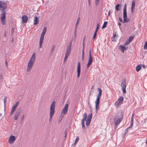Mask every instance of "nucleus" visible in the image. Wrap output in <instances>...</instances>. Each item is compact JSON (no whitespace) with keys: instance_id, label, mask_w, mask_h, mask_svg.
Returning a JSON list of instances; mask_svg holds the SVG:
<instances>
[{"instance_id":"obj_10","label":"nucleus","mask_w":147,"mask_h":147,"mask_svg":"<svg viewBox=\"0 0 147 147\" xmlns=\"http://www.w3.org/2000/svg\"><path fill=\"white\" fill-rule=\"evenodd\" d=\"M45 34V33L42 32L41 34L39 42L40 48L42 47L43 41L44 39V36Z\"/></svg>"},{"instance_id":"obj_39","label":"nucleus","mask_w":147,"mask_h":147,"mask_svg":"<svg viewBox=\"0 0 147 147\" xmlns=\"http://www.w3.org/2000/svg\"><path fill=\"white\" fill-rule=\"evenodd\" d=\"M130 43V42L129 41H126L124 43V45L126 46L127 45Z\"/></svg>"},{"instance_id":"obj_30","label":"nucleus","mask_w":147,"mask_h":147,"mask_svg":"<svg viewBox=\"0 0 147 147\" xmlns=\"http://www.w3.org/2000/svg\"><path fill=\"white\" fill-rule=\"evenodd\" d=\"M91 121L86 120V125L87 126H88L90 124Z\"/></svg>"},{"instance_id":"obj_13","label":"nucleus","mask_w":147,"mask_h":147,"mask_svg":"<svg viewBox=\"0 0 147 147\" xmlns=\"http://www.w3.org/2000/svg\"><path fill=\"white\" fill-rule=\"evenodd\" d=\"M20 113L21 110L20 109L18 110V111L16 112L14 116V119L15 120H17L18 119V117L20 115Z\"/></svg>"},{"instance_id":"obj_21","label":"nucleus","mask_w":147,"mask_h":147,"mask_svg":"<svg viewBox=\"0 0 147 147\" xmlns=\"http://www.w3.org/2000/svg\"><path fill=\"white\" fill-rule=\"evenodd\" d=\"M141 69V65H138L136 67V70L138 72Z\"/></svg>"},{"instance_id":"obj_19","label":"nucleus","mask_w":147,"mask_h":147,"mask_svg":"<svg viewBox=\"0 0 147 147\" xmlns=\"http://www.w3.org/2000/svg\"><path fill=\"white\" fill-rule=\"evenodd\" d=\"M123 103L122 102H120V101L117 100L115 103L114 105L115 106H116L117 107H118V106L121 104Z\"/></svg>"},{"instance_id":"obj_24","label":"nucleus","mask_w":147,"mask_h":147,"mask_svg":"<svg viewBox=\"0 0 147 147\" xmlns=\"http://www.w3.org/2000/svg\"><path fill=\"white\" fill-rule=\"evenodd\" d=\"M16 109L15 108L13 107H12L11 109V113L10 114V115L11 116L12 115V114H13L14 113V112Z\"/></svg>"},{"instance_id":"obj_37","label":"nucleus","mask_w":147,"mask_h":147,"mask_svg":"<svg viewBox=\"0 0 147 147\" xmlns=\"http://www.w3.org/2000/svg\"><path fill=\"white\" fill-rule=\"evenodd\" d=\"M14 28H12L11 30V36H12L14 33Z\"/></svg>"},{"instance_id":"obj_55","label":"nucleus","mask_w":147,"mask_h":147,"mask_svg":"<svg viewBox=\"0 0 147 147\" xmlns=\"http://www.w3.org/2000/svg\"><path fill=\"white\" fill-rule=\"evenodd\" d=\"M119 20L121 22H123V20H122V19L120 17L119 18Z\"/></svg>"},{"instance_id":"obj_2","label":"nucleus","mask_w":147,"mask_h":147,"mask_svg":"<svg viewBox=\"0 0 147 147\" xmlns=\"http://www.w3.org/2000/svg\"><path fill=\"white\" fill-rule=\"evenodd\" d=\"M123 113L121 111H119L116 114L114 118L113 122L115 125H116L119 124L123 119Z\"/></svg>"},{"instance_id":"obj_57","label":"nucleus","mask_w":147,"mask_h":147,"mask_svg":"<svg viewBox=\"0 0 147 147\" xmlns=\"http://www.w3.org/2000/svg\"><path fill=\"white\" fill-rule=\"evenodd\" d=\"M88 1L89 5H90V0H88Z\"/></svg>"},{"instance_id":"obj_1","label":"nucleus","mask_w":147,"mask_h":147,"mask_svg":"<svg viewBox=\"0 0 147 147\" xmlns=\"http://www.w3.org/2000/svg\"><path fill=\"white\" fill-rule=\"evenodd\" d=\"M7 8V3L4 1H0V10H1V20L3 25L5 24V11Z\"/></svg>"},{"instance_id":"obj_25","label":"nucleus","mask_w":147,"mask_h":147,"mask_svg":"<svg viewBox=\"0 0 147 147\" xmlns=\"http://www.w3.org/2000/svg\"><path fill=\"white\" fill-rule=\"evenodd\" d=\"M92 117V113H91L88 116L87 120L91 121Z\"/></svg>"},{"instance_id":"obj_56","label":"nucleus","mask_w":147,"mask_h":147,"mask_svg":"<svg viewBox=\"0 0 147 147\" xmlns=\"http://www.w3.org/2000/svg\"><path fill=\"white\" fill-rule=\"evenodd\" d=\"M79 23V22H78V21H77V22H76V26L75 27H77V26L78 24Z\"/></svg>"},{"instance_id":"obj_62","label":"nucleus","mask_w":147,"mask_h":147,"mask_svg":"<svg viewBox=\"0 0 147 147\" xmlns=\"http://www.w3.org/2000/svg\"><path fill=\"white\" fill-rule=\"evenodd\" d=\"M77 27H75V33H76V29H77Z\"/></svg>"},{"instance_id":"obj_51","label":"nucleus","mask_w":147,"mask_h":147,"mask_svg":"<svg viewBox=\"0 0 147 147\" xmlns=\"http://www.w3.org/2000/svg\"><path fill=\"white\" fill-rule=\"evenodd\" d=\"M4 36L5 37H6V31L4 32Z\"/></svg>"},{"instance_id":"obj_9","label":"nucleus","mask_w":147,"mask_h":147,"mask_svg":"<svg viewBox=\"0 0 147 147\" xmlns=\"http://www.w3.org/2000/svg\"><path fill=\"white\" fill-rule=\"evenodd\" d=\"M126 79L123 78L122 80V82L121 83V86L123 90V92H126Z\"/></svg>"},{"instance_id":"obj_4","label":"nucleus","mask_w":147,"mask_h":147,"mask_svg":"<svg viewBox=\"0 0 147 147\" xmlns=\"http://www.w3.org/2000/svg\"><path fill=\"white\" fill-rule=\"evenodd\" d=\"M55 101H54L51 105L50 111V118L49 121H51L53 116L55 112Z\"/></svg>"},{"instance_id":"obj_41","label":"nucleus","mask_w":147,"mask_h":147,"mask_svg":"<svg viewBox=\"0 0 147 147\" xmlns=\"http://www.w3.org/2000/svg\"><path fill=\"white\" fill-rule=\"evenodd\" d=\"M81 123L82 124V128H84L85 127L84 124V122L81 121Z\"/></svg>"},{"instance_id":"obj_47","label":"nucleus","mask_w":147,"mask_h":147,"mask_svg":"<svg viewBox=\"0 0 147 147\" xmlns=\"http://www.w3.org/2000/svg\"><path fill=\"white\" fill-rule=\"evenodd\" d=\"M111 39L112 41H116V40L115 39V38H114L113 37V36L111 38Z\"/></svg>"},{"instance_id":"obj_29","label":"nucleus","mask_w":147,"mask_h":147,"mask_svg":"<svg viewBox=\"0 0 147 147\" xmlns=\"http://www.w3.org/2000/svg\"><path fill=\"white\" fill-rule=\"evenodd\" d=\"M135 5V1H133L132 3V5L131 8H134Z\"/></svg>"},{"instance_id":"obj_53","label":"nucleus","mask_w":147,"mask_h":147,"mask_svg":"<svg viewBox=\"0 0 147 147\" xmlns=\"http://www.w3.org/2000/svg\"><path fill=\"white\" fill-rule=\"evenodd\" d=\"M133 115L131 117V122H133Z\"/></svg>"},{"instance_id":"obj_46","label":"nucleus","mask_w":147,"mask_h":147,"mask_svg":"<svg viewBox=\"0 0 147 147\" xmlns=\"http://www.w3.org/2000/svg\"><path fill=\"white\" fill-rule=\"evenodd\" d=\"M133 126V122H131V123L130 125L129 126V127H128V128H131Z\"/></svg>"},{"instance_id":"obj_32","label":"nucleus","mask_w":147,"mask_h":147,"mask_svg":"<svg viewBox=\"0 0 147 147\" xmlns=\"http://www.w3.org/2000/svg\"><path fill=\"white\" fill-rule=\"evenodd\" d=\"M19 103V102L18 101L16 103H15V105L13 107L16 109V108L18 105Z\"/></svg>"},{"instance_id":"obj_16","label":"nucleus","mask_w":147,"mask_h":147,"mask_svg":"<svg viewBox=\"0 0 147 147\" xmlns=\"http://www.w3.org/2000/svg\"><path fill=\"white\" fill-rule=\"evenodd\" d=\"M23 23H26L28 20V17L26 15L23 16L22 17Z\"/></svg>"},{"instance_id":"obj_7","label":"nucleus","mask_w":147,"mask_h":147,"mask_svg":"<svg viewBox=\"0 0 147 147\" xmlns=\"http://www.w3.org/2000/svg\"><path fill=\"white\" fill-rule=\"evenodd\" d=\"M102 92H98V97L96 98V100L95 101L96 103V109L97 111L99 109V104L100 102V97L101 96Z\"/></svg>"},{"instance_id":"obj_40","label":"nucleus","mask_w":147,"mask_h":147,"mask_svg":"<svg viewBox=\"0 0 147 147\" xmlns=\"http://www.w3.org/2000/svg\"><path fill=\"white\" fill-rule=\"evenodd\" d=\"M2 74L1 73H0V80L1 81H2L3 79Z\"/></svg>"},{"instance_id":"obj_11","label":"nucleus","mask_w":147,"mask_h":147,"mask_svg":"<svg viewBox=\"0 0 147 147\" xmlns=\"http://www.w3.org/2000/svg\"><path fill=\"white\" fill-rule=\"evenodd\" d=\"M80 62H78L77 67V77L78 78L79 77L80 75Z\"/></svg>"},{"instance_id":"obj_6","label":"nucleus","mask_w":147,"mask_h":147,"mask_svg":"<svg viewBox=\"0 0 147 147\" xmlns=\"http://www.w3.org/2000/svg\"><path fill=\"white\" fill-rule=\"evenodd\" d=\"M123 23L127 22H129V19L127 18V9L126 5L125 4L124 6L123 9Z\"/></svg>"},{"instance_id":"obj_18","label":"nucleus","mask_w":147,"mask_h":147,"mask_svg":"<svg viewBox=\"0 0 147 147\" xmlns=\"http://www.w3.org/2000/svg\"><path fill=\"white\" fill-rule=\"evenodd\" d=\"M123 103L122 102H120V101L117 100L115 103L114 105L115 106H116L117 107H118V106L121 104Z\"/></svg>"},{"instance_id":"obj_60","label":"nucleus","mask_w":147,"mask_h":147,"mask_svg":"<svg viewBox=\"0 0 147 147\" xmlns=\"http://www.w3.org/2000/svg\"><path fill=\"white\" fill-rule=\"evenodd\" d=\"M85 37H86V36H84V38H83V42H84V41H85Z\"/></svg>"},{"instance_id":"obj_35","label":"nucleus","mask_w":147,"mask_h":147,"mask_svg":"<svg viewBox=\"0 0 147 147\" xmlns=\"http://www.w3.org/2000/svg\"><path fill=\"white\" fill-rule=\"evenodd\" d=\"M100 0H95V3L96 6H98L99 2Z\"/></svg>"},{"instance_id":"obj_63","label":"nucleus","mask_w":147,"mask_h":147,"mask_svg":"<svg viewBox=\"0 0 147 147\" xmlns=\"http://www.w3.org/2000/svg\"><path fill=\"white\" fill-rule=\"evenodd\" d=\"M14 41V39H13V37H12V38L11 39V42H13Z\"/></svg>"},{"instance_id":"obj_28","label":"nucleus","mask_w":147,"mask_h":147,"mask_svg":"<svg viewBox=\"0 0 147 147\" xmlns=\"http://www.w3.org/2000/svg\"><path fill=\"white\" fill-rule=\"evenodd\" d=\"M107 22H104V24L103 25L102 28L103 29L106 28L107 26Z\"/></svg>"},{"instance_id":"obj_52","label":"nucleus","mask_w":147,"mask_h":147,"mask_svg":"<svg viewBox=\"0 0 147 147\" xmlns=\"http://www.w3.org/2000/svg\"><path fill=\"white\" fill-rule=\"evenodd\" d=\"M5 65H6V67H8V63H7V61H5Z\"/></svg>"},{"instance_id":"obj_49","label":"nucleus","mask_w":147,"mask_h":147,"mask_svg":"<svg viewBox=\"0 0 147 147\" xmlns=\"http://www.w3.org/2000/svg\"><path fill=\"white\" fill-rule=\"evenodd\" d=\"M64 134H65V138L67 136V132H66V130H65L64 131Z\"/></svg>"},{"instance_id":"obj_61","label":"nucleus","mask_w":147,"mask_h":147,"mask_svg":"<svg viewBox=\"0 0 147 147\" xmlns=\"http://www.w3.org/2000/svg\"><path fill=\"white\" fill-rule=\"evenodd\" d=\"M110 12H111V11H109L108 12V16H110Z\"/></svg>"},{"instance_id":"obj_12","label":"nucleus","mask_w":147,"mask_h":147,"mask_svg":"<svg viewBox=\"0 0 147 147\" xmlns=\"http://www.w3.org/2000/svg\"><path fill=\"white\" fill-rule=\"evenodd\" d=\"M15 140V137L13 135H11L9 138L8 142L10 144H12Z\"/></svg>"},{"instance_id":"obj_26","label":"nucleus","mask_w":147,"mask_h":147,"mask_svg":"<svg viewBox=\"0 0 147 147\" xmlns=\"http://www.w3.org/2000/svg\"><path fill=\"white\" fill-rule=\"evenodd\" d=\"M124 100V98L123 96H120L119 97V98L118 99V100L120 101V102H123Z\"/></svg>"},{"instance_id":"obj_22","label":"nucleus","mask_w":147,"mask_h":147,"mask_svg":"<svg viewBox=\"0 0 147 147\" xmlns=\"http://www.w3.org/2000/svg\"><path fill=\"white\" fill-rule=\"evenodd\" d=\"M119 47V49L121 50V51L124 53V51H125L124 49H125V47L122 45H120Z\"/></svg>"},{"instance_id":"obj_14","label":"nucleus","mask_w":147,"mask_h":147,"mask_svg":"<svg viewBox=\"0 0 147 147\" xmlns=\"http://www.w3.org/2000/svg\"><path fill=\"white\" fill-rule=\"evenodd\" d=\"M147 122L146 121V119H143L141 122V125L143 126V127L144 128H147Z\"/></svg>"},{"instance_id":"obj_64","label":"nucleus","mask_w":147,"mask_h":147,"mask_svg":"<svg viewBox=\"0 0 147 147\" xmlns=\"http://www.w3.org/2000/svg\"><path fill=\"white\" fill-rule=\"evenodd\" d=\"M133 9V8H131V11L132 13H133V12H134V10Z\"/></svg>"},{"instance_id":"obj_42","label":"nucleus","mask_w":147,"mask_h":147,"mask_svg":"<svg viewBox=\"0 0 147 147\" xmlns=\"http://www.w3.org/2000/svg\"><path fill=\"white\" fill-rule=\"evenodd\" d=\"M82 60H84V51H82Z\"/></svg>"},{"instance_id":"obj_34","label":"nucleus","mask_w":147,"mask_h":147,"mask_svg":"<svg viewBox=\"0 0 147 147\" xmlns=\"http://www.w3.org/2000/svg\"><path fill=\"white\" fill-rule=\"evenodd\" d=\"M47 31V27L46 26H44L42 30V32L46 33Z\"/></svg>"},{"instance_id":"obj_33","label":"nucleus","mask_w":147,"mask_h":147,"mask_svg":"<svg viewBox=\"0 0 147 147\" xmlns=\"http://www.w3.org/2000/svg\"><path fill=\"white\" fill-rule=\"evenodd\" d=\"M134 38V36H130L129 38V41L130 42L133 40Z\"/></svg>"},{"instance_id":"obj_38","label":"nucleus","mask_w":147,"mask_h":147,"mask_svg":"<svg viewBox=\"0 0 147 147\" xmlns=\"http://www.w3.org/2000/svg\"><path fill=\"white\" fill-rule=\"evenodd\" d=\"M128 128H127L125 130V132L123 134H124V136H125V135L128 132Z\"/></svg>"},{"instance_id":"obj_17","label":"nucleus","mask_w":147,"mask_h":147,"mask_svg":"<svg viewBox=\"0 0 147 147\" xmlns=\"http://www.w3.org/2000/svg\"><path fill=\"white\" fill-rule=\"evenodd\" d=\"M39 22L38 18L36 16H35L34 19V25H36L38 24Z\"/></svg>"},{"instance_id":"obj_23","label":"nucleus","mask_w":147,"mask_h":147,"mask_svg":"<svg viewBox=\"0 0 147 147\" xmlns=\"http://www.w3.org/2000/svg\"><path fill=\"white\" fill-rule=\"evenodd\" d=\"M121 6V5L119 4H117L115 6V9L117 11H120V9L119 8V7Z\"/></svg>"},{"instance_id":"obj_48","label":"nucleus","mask_w":147,"mask_h":147,"mask_svg":"<svg viewBox=\"0 0 147 147\" xmlns=\"http://www.w3.org/2000/svg\"><path fill=\"white\" fill-rule=\"evenodd\" d=\"M7 98L6 96H5V97L4 100V105H5V103L6 102V101L7 100Z\"/></svg>"},{"instance_id":"obj_59","label":"nucleus","mask_w":147,"mask_h":147,"mask_svg":"<svg viewBox=\"0 0 147 147\" xmlns=\"http://www.w3.org/2000/svg\"><path fill=\"white\" fill-rule=\"evenodd\" d=\"M142 67L143 68H144V69H145V68H146V66H145V65H142Z\"/></svg>"},{"instance_id":"obj_3","label":"nucleus","mask_w":147,"mask_h":147,"mask_svg":"<svg viewBox=\"0 0 147 147\" xmlns=\"http://www.w3.org/2000/svg\"><path fill=\"white\" fill-rule=\"evenodd\" d=\"M36 55V53H34L28 63L26 70L27 71H29L32 69L35 60Z\"/></svg>"},{"instance_id":"obj_43","label":"nucleus","mask_w":147,"mask_h":147,"mask_svg":"<svg viewBox=\"0 0 147 147\" xmlns=\"http://www.w3.org/2000/svg\"><path fill=\"white\" fill-rule=\"evenodd\" d=\"M96 33L97 32H94V34L93 36V39H95V38H96Z\"/></svg>"},{"instance_id":"obj_5","label":"nucleus","mask_w":147,"mask_h":147,"mask_svg":"<svg viewBox=\"0 0 147 147\" xmlns=\"http://www.w3.org/2000/svg\"><path fill=\"white\" fill-rule=\"evenodd\" d=\"M72 41H71L69 45L67 47L66 49V52L65 55V57L63 61V62L65 63L67 59L70 52L71 47V46Z\"/></svg>"},{"instance_id":"obj_36","label":"nucleus","mask_w":147,"mask_h":147,"mask_svg":"<svg viewBox=\"0 0 147 147\" xmlns=\"http://www.w3.org/2000/svg\"><path fill=\"white\" fill-rule=\"evenodd\" d=\"M144 48L145 49H147V41L145 42L144 46Z\"/></svg>"},{"instance_id":"obj_31","label":"nucleus","mask_w":147,"mask_h":147,"mask_svg":"<svg viewBox=\"0 0 147 147\" xmlns=\"http://www.w3.org/2000/svg\"><path fill=\"white\" fill-rule=\"evenodd\" d=\"M99 24L98 23V24H97V26H96V29L95 30V32H97L98 30L99 29Z\"/></svg>"},{"instance_id":"obj_45","label":"nucleus","mask_w":147,"mask_h":147,"mask_svg":"<svg viewBox=\"0 0 147 147\" xmlns=\"http://www.w3.org/2000/svg\"><path fill=\"white\" fill-rule=\"evenodd\" d=\"M83 50L82 51H84V48H85V45H84V42H83Z\"/></svg>"},{"instance_id":"obj_20","label":"nucleus","mask_w":147,"mask_h":147,"mask_svg":"<svg viewBox=\"0 0 147 147\" xmlns=\"http://www.w3.org/2000/svg\"><path fill=\"white\" fill-rule=\"evenodd\" d=\"M87 118V114L86 113H84V115L83 116V118L82 119L81 121L84 122L85 120Z\"/></svg>"},{"instance_id":"obj_50","label":"nucleus","mask_w":147,"mask_h":147,"mask_svg":"<svg viewBox=\"0 0 147 147\" xmlns=\"http://www.w3.org/2000/svg\"><path fill=\"white\" fill-rule=\"evenodd\" d=\"M97 90H98V92H102L101 89L99 88H97Z\"/></svg>"},{"instance_id":"obj_58","label":"nucleus","mask_w":147,"mask_h":147,"mask_svg":"<svg viewBox=\"0 0 147 147\" xmlns=\"http://www.w3.org/2000/svg\"><path fill=\"white\" fill-rule=\"evenodd\" d=\"M116 32L115 33V34L113 35V37L114 38H115V37H116Z\"/></svg>"},{"instance_id":"obj_54","label":"nucleus","mask_w":147,"mask_h":147,"mask_svg":"<svg viewBox=\"0 0 147 147\" xmlns=\"http://www.w3.org/2000/svg\"><path fill=\"white\" fill-rule=\"evenodd\" d=\"M55 46H53L51 49V52H52L53 51V50L54 49Z\"/></svg>"},{"instance_id":"obj_44","label":"nucleus","mask_w":147,"mask_h":147,"mask_svg":"<svg viewBox=\"0 0 147 147\" xmlns=\"http://www.w3.org/2000/svg\"><path fill=\"white\" fill-rule=\"evenodd\" d=\"M79 140V138L78 137L76 138V139L75 140V143H77V142Z\"/></svg>"},{"instance_id":"obj_15","label":"nucleus","mask_w":147,"mask_h":147,"mask_svg":"<svg viewBox=\"0 0 147 147\" xmlns=\"http://www.w3.org/2000/svg\"><path fill=\"white\" fill-rule=\"evenodd\" d=\"M68 107V104H66L65 105L64 108L62 109L61 112L64 114H66L67 113Z\"/></svg>"},{"instance_id":"obj_27","label":"nucleus","mask_w":147,"mask_h":147,"mask_svg":"<svg viewBox=\"0 0 147 147\" xmlns=\"http://www.w3.org/2000/svg\"><path fill=\"white\" fill-rule=\"evenodd\" d=\"M65 114H64V113H62V112L61 114V116L59 117V119H60V121H59V123L60 122V121H61V120L63 118V116H64V115Z\"/></svg>"},{"instance_id":"obj_8","label":"nucleus","mask_w":147,"mask_h":147,"mask_svg":"<svg viewBox=\"0 0 147 147\" xmlns=\"http://www.w3.org/2000/svg\"><path fill=\"white\" fill-rule=\"evenodd\" d=\"M93 61V58L91 55V49L89 50V59L88 60V62L87 64V68H88L89 67L90 65Z\"/></svg>"}]
</instances>
